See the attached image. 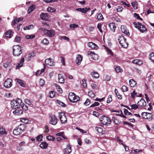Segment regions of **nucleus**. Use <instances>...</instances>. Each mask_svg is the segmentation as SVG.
I'll return each instance as SVG.
<instances>
[{"mask_svg": "<svg viewBox=\"0 0 154 154\" xmlns=\"http://www.w3.org/2000/svg\"><path fill=\"white\" fill-rule=\"evenodd\" d=\"M22 101L20 98H17L16 100L11 101V107L13 109L20 108L22 104Z\"/></svg>", "mask_w": 154, "mask_h": 154, "instance_id": "obj_1", "label": "nucleus"}, {"mask_svg": "<svg viewBox=\"0 0 154 154\" xmlns=\"http://www.w3.org/2000/svg\"><path fill=\"white\" fill-rule=\"evenodd\" d=\"M13 50L14 56L16 57L19 56L22 52V48L19 45L14 46L13 47Z\"/></svg>", "mask_w": 154, "mask_h": 154, "instance_id": "obj_2", "label": "nucleus"}, {"mask_svg": "<svg viewBox=\"0 0 154 154\" xmlns=\"http://www.w3.org/2000/svg\"><path fill=\"white\" fill-rule=\"evenodd\" d=\"M133 23L134 24V27L137 28L140 32L143 33L147 31V29L145 26L144 25H142L140 23L134 22Z\"/></svg>", "mask_w": 154, "mask_h": 154, "instance_id": "obj_3", "label": "nucleus"}, {"mask_svg": "<svg viewBox=\"0 0 154 154\" xmlns=\"http://www.w3.org/2000/svg\"><path fill=\"white\" fill-rule=\"evenodd\" d=\"M40 29L44 32L45 35L50 37H54L55 34V31L52 29L48 30L45 28H40Z\"/></svg>", "mask_w": 154, "mask_h": 154, "instance_id": "obj_4", "label": "nucleus"}, {"mask_svg": "<svg viewBox=\"0 0 154 154\" xmlns=\"http://www.w3.org/2000/svg\"><path fill=\"white\" fill-rule=\"evenodd\" d=\"M69 100L72 103L77 102L80 100V98L78 96H76L74 93H69L68 96Z\"/></svg>", "mask_w": 154, "mask_h": 154, "instance_id": "obj_5", "label": "nucleus"}, {"mask_svg": "<svg viewBox=\"0 0 154 154\" xmlns=\"http://www.w3.org/2000/svg\"><path fill=\"white\" fill-rule=\"evenodd\" d=\"M49 123L53 125H56L57 122V117L54 114H51L49 115Z\"/></svg>", "mask_w": 154, "mask_h": 154, "instance_id": "obj_6", "label": "nucleus"}, {"mask_svg": "<svg viewBox=\"0 0 154 154\" xmlns=\"http://www.w3.org/2000/svg\"><path fill=\"white\" fill-rule=\"evenodd\" d=\"M12 80L11 79L8 78L4 82V87L6 88H10L12 85Z\"/></svg>", "mask_w": 154, "mask_h": 154, "instance_id": "obj_7", "label": "nucleus"}, {"mask_svg": "<svg viewBox=\"0 0 154 154\" xmlns=\"http://www.w3.org/2000/svg\"><path fill=\"white\" fill-rule=\"evenodd\" d=\"M40 17L42 20L48 21L49 18V16L47 13L42 12L40 14Z\"/></svg>", "mask_w": 154, "mask_h": 154, "instance_id": "obj_8", "label": "nucleus"}, {"mask_svg": "<svg viewBox=\"0 0 154 154\" xmlns=\"http://www.w3.org/2000/svg\"><path fill=\"white\" fill-rule=\"evenodd\" d=\"M63 113L61 112L60 113L59 116L60 120L61 123L62 124H65L67 122V118L66 117L65 113H63V115H61L60 114H63Z\"/></svg>", "mask_w": 154, "mask_h": 154, "instance_id": "obj_9", "label": "nucleus"}, {"mask_svg": "<svg viewBox=\"0 0 154 154\" xmlns=\"http://www.w3.org/2000/svg\"><path fill=\"white\" fill-rule=\"evenodd\" d=\"M45 63L46 64L51 66H54L55 63L54 60L51 58L46 59L45 60Z\"/></svg>", "mask_w": 154, "mask_h": 154, "instance_id": "obj_10", "label": "nucleus"}, {"mask_svg": "<svg viewBox=\"0 0 154 154\" xmlns=\"http://www.w3.org/2000/svg\"><path fill=\"white\" fill-rule=\"evenodd\" d=\"M121 29L122 32L126 34L127 36L129 35V33L128 30L127 29V27L126 26L124 25H122L121 26Z\"/></svg>", "mask_w": 154, "mask_h": 154, "instance_id": "obj_11", "label": "nucleus"}, {"mask_svg": "<svg viewBox=\"0 0 154 154\" xmlns=\"http://www.w3.org/2000/svg\"><path fill=\"white\" fill-rule=\"evenodd\" d=\"M146 102L143 98H141L137 103V104L139 107H144L146 105Z\"/></svg>", "mask_w": 154, "mask_h": 154, "instance_id": "obj_12", "label": "nucleus"}, {"mask_svg": "<svg viewBox=\"0 0 154 154\" xmlns=\"http://www.w3.org/2000/svg\"><path fill=\"white\" fill-rule=\"evenodd\" d=\"M65 154H69L72 151L71 147L69 144H67L66 147L64 149Z\"/></svg>", "mask_w": 154, "mask_h": 154, "instance_id": "obj_13", "label": "nucleus"}, {"mask_svg": "<svg viewBox=\"0 0 154 154\" xmlns=\"http://www.w3.org/2000/svg\"><path fill=\"white\" fill-rule=\"evenodd\" d=\"M87 45L89 48L92 49H97L98 48V47L96 44L91 42H88Z\"/></svg>", "mask_w": 154, "mask_h": 154, "instance_id": "obj_14", "label": "nucleus"}, {"mask_svg": "<svg viewBox=\"0 0 154 154\" xmlns=\"http://www.w3.org/2000/svg\"><path fill=\"white\" fill-rule=\"evenodd\" d=\"M111 122L110 119L106 116L104 119V120L101 123L103 125H107L110 124Z\"/></svg>", "mask_w": 154, "mask_h": 154, "instance_id": "obj_15", "label": "nucleus"}, {"mask_svg": "<svg viewBox=\"0 0 154 154\" xmlns=\"http://www.w3.org/2000/svg\"><path fill=\"white\" fill-rule=\"evenodd\" d=\"M82 56L78 54L76 57L75 61L77 64L79 65L80 63L82 61Z\"/></svg>", "mask_w": 154, "mask_h": 154, "instance_id": "obj_16", "label": "nucleus"}, {"mask_svg": "<svg viewBox=\"0 0 154 154\" xmlns=\"http://www.w3.org/2000/svg\"><path fill=\"white\" fill-rule=\"evenodd\" d=\"M76 10L77 11L81 12L82 13H86L87 11L90 10V8H78L76 9Z\"/></svg>", "mask_w": 154, "mask_h": 154, "instance_id": "obj_17", "label": "nucleus"}, {"mask_svg": "<svg viewBox=\"0 0 154 154\" xmlns=\"http://www.w3.org/2000/svg\"><path fill=\"white\" fill-rule=\"evenodd\" d=\"M88 55L92 56L91 58L94 60H96L97 58V55L95 54L92 51L88 52Z\"/></svg>", "mask_w": 154, "mask_h": 154, "instance_id": "obj_18", "label": "nucleus"}, {"mask_svg": "<svg viewBox=\"0 0 154 154\" xmlns=\"http://www.w3.org/2000/svg\"><path fill=\"white\" fill-rule=\"evenodd\" d=\"M17 127L22 133L25 131L26 128V125L24 124H20Z\"/></svg>", "mask_w": 154, "mask_h": 154, "instance_id": "obj_19", "label": "nucleus"}, {"mask_svg": "<svg viewBox=\"0 0 154 154\" xmlns=\"http://www.w3.org/2000/svg\"><path fill=\"white\" fill-rule=\"evenodd\" d=\"M109 27L110 30L113 32H115V30L116 28V26L115 25V23H109Z\"/></svg>", "mask_w": 154, "mask_h": 154, "instance_id": "obj_20", "label": "nucleus"}, {"mask_svg": "<svg viewBox=\"0 0 154 154\" xmlns=\"http://www.w3.org/2000/svg\"><path fill=\"white\" fill-rule=\"evenodd\" d=\"M22 132L18 128V127H17L16 128L14 129L13 131V133L15 135H17L21 134Z\"/></svg>", "mask_w": 154, "mask_h": 154, "instance_id": "obj_21", "label": "nucleus"}, {"mask_svg": "<svg viewBox=\"0 0 154 154\" xmlns=\"http://www.w3.org/2000/svg\"><path fill=\"white\" fill-rule=\"evenodd\" d=\"M5 35L6 37L10 38L13 36V32L11 30H9L5 32Z\"/></svg>", "mask_w": 154, "mask_h": 154, "instance_id": "obj_22", "label": "nucleus"}, {"mask_svg": "<svg viewBox=\"0 0 154 154\" xmlns=\"http://www.w3.org/2000/svg\"><path fill=\"white\" fill-rule=\"evenodd\" d=\"M91 75L92 76V77L94 78L97 79L99 77V75L98 73L95 71H93L92 72H91Z\"/></svg>", "mask_w": 154, "mask_h": 154, "instance_id": "obj_23", "label": "nucleus"}, {"mask_svg": "<svg viewBox=\"0 0 154 154\" xmlns=\"http://www.w3.org/2000/svg\"><path fill=\"white\" fill-rule=\"evenodd\" d=\"M58 80L60 83H63L64 82V79L63 77L62 74H58Z\"/></svg>", "mask_w": 154, "mask_h": 154, "instance_id": "obj_24", "label": "nucleus"}, {"mask_svg": "<svg viewBox=\"0 0 154 154\" xmlns=\"http://www.w3.org/2000/svg\"><path fill=\"white\" fill-rule=\"evenodd\" d=\"M131 98L133 99L134 98L135 96L140 97H142V94H140L139 95H137V93L135 92V91H134L133 92L131 93Z\"/></svg>", "mask_w": 154, "mask_h": 154, "instance_id": "obj_25", "label": "nucleus"}, {"mask_svg": "<svg viewBox=\"0 0 154 154\" xmlns=\"http://www.w3.org/2000/svg\"><path fill=\"white\" fill-rule=\"evenodd\" d=\"M118 41L119 43L120 44L121 43H123L125 41H126V39L122 35H119V38H118Z\"/></svg>", "mask_w": 154, "mask_h": 154, "instance_id": "obj_26", "label": "nucleus"}, {"mask_svg": "<svg viewBox=\"0 0 154 154\" xmlns=\"http://www.w3.org/2000/svg\"><path fill=\"white\" fill-rule=\"evenodd\" d=\"M24 61V58L23 57L22 58L20 63L16 66V69H19L20 67H21L23 64Z\"/></svg>", "mask_w": 154, "mask_h": 154, "instance_id": "obj_27", "label": "nucleus"}, {"mask_svg": "<svg viewBox=\"0 0 154 154\" xmlns=\"http://www.w3.org/2000/svg\"><path fill=\"white\" fill-rule=\"evenodd\" d=\"M129 84L131 87H134L137 85L136 82L133 79H130L129 81Z\"/></svg>", "mask_w": 154, "mask_h": 154, "instance_id": "obj_28", "label": "nucleus"}, {"mask_svg": "<svg viewBox=\"0 0 154 154\" xmlns=\"http://www.w3.org/2000/svg\"><path fill=\"white\" fill-rule=\"evenodd\" d=\"M40 146L42 149H46L48 148V144L45 142H43L40 144Z\"/></svg>", "mask_w": 154, "mask_h": 154, "instance_id": "obj_29", "label": "nucleus"}, {"mask_svg": "<svg viewBox=\"0 0 154 154\" xmlns=\"http://www.w3.org/2000/svg\"><path fill=\"white\" fill-rule=\"evenodd\" d=\"M7 134V132L5 130V128L3 127H0V135H3Z\"/></svg>", "mask_w": 154, "mask_h": 154, "instance_id": "obj_30", "label": "nucleus"}, {"mask_svg": "<svg viewBox=\"0 0 154 154\" xmlns=\"http://www.w3.org/2000/svg\"><path fill=\"white\" fill-rule=\"evenodd\" d=\"M13 112L15 115H19L23 113V112L21 110L16 109Z\"/></svg>", "mask_w": 154, "mask_h": 154, "instance_id": "obj_31", "label": "nucleus"}, {"mask_svg": "<svg viewBox=\"0 0 154 154\" xmlns=\"http://www.w3.org/2000/svg\"><path fill=\"white\" fill-rule=\"evenodd\" d=\"M35 7L34 5H32L29 6L27 12L28 14H29L32 12L35 9Z\"/></svg>", "mask_w": 154, "mask_h": 154, "instance_id": "obj_32", "label": "nucleus"}, {"mask_svg": "<svg viewBox=\"0 0 154 154\" xmlns=\"http://www.w3.org/2000/svg\"><path fill=\"white\" fill-rule=\"evenodd\" d=\"M47 10L48 12L53 13L55 11L56 9H55L54 8L51 7H49L47 8Z\"/></svg>", "mask_w": 154, "mask_h": 154, "instance_id": "obj_33", "label": "nucleus"}, {"mask_svg": "<svg viewBox=\"0 0 154 154\" xmlns=\"http://www.w3.org/2000/svg\"><path fill=\"white\" fill-rule=\"evenodd\" d=\"M115 69L117 73L122 72L123 71L122 69L120 68L119 66H117L115 67Z\"/></svg>", "mask_w": 154, "mask_h": 154, "instance_id": "obj_34", "label": "nucleus"}, {"mask_svg": "<svg viewBox=\"0 0 154 154\" xmlns=\"http://www.w3.org/2000/svg\"><path fill=\"white\" fill-rule=\"evenodd\" d=\"M43 136L42 134H40L38 135L36 137V139L37 141H41L42 140Z\"/></svg>", "mask_w": 154, "mask_h": 154, "instance_id": "obj_35", "label": "nucleus"}, {"mask_svg": "<svg viewBox=\"0 0 154 154\" xmlns=\"http://www.w3.org/2000/svg\"><path fill=\"white\" fill-rule=\"evenodd\" d=\"M148 114H149V113L147 112H143L141 114V115L143 118L145 119L148 118L147 116H148Z\"/></svg>", "mask_w": 154, "mask_h": 154, "instance_id": "obj_36", "label": "nucleus"}, {"mask_svg": "<svg viewBox=\"0 0 154 154\" xmlns=\"http://www.w3.org/2000/svg\"><path fill=\"white\" fill-rule=\"evenodd\" d=\"M131 109H134V110L138 108V105H137L136 104H133L131 105Z\"/></svg>", "mask_w": 154, "mask_h": 154, "instance_id": "obj_37", "label": "nucleus"}, {"mask_svg": "<svg viewBox=\"0 0 154 154\" xmlns=\"http://www.w3.org/2000/svg\"><path fill=\"white\" fill-rule=\"evenodd\" d=\"M22 104L20 106V107L22 108L24 110H27L28 109V107L26 105L24 104L23 103H22Z\"/></svg>", "mask_w": 154, "mask_h": 154, "instance_id": "obj_38", "label": "nucleus"}, {"mask_svg": "<svg viewBox=\"0 0 154 154\" xmlns=\"http://www.w3.org/2000/svg\"><path fill=\"white\" fill-rule=\"evenodd\" d=\"M17 82L20 85L23 87L25 86V84L21 80L19 79H17Z\"/></svg>", "mask_w": 154, "mask_h": 154, "instance_id": "obj_39", "label": "nucleus"}, {"mask_svg": "<svg viewBox=\"0 0 154 154\" xmlns=\"http://www.w3.org/2000/svg\"><path fill=\"white\" fill-rule=\"evenodd\" d=\"M55 93L53 91H51L48 95L49 97L51 98H52L55 96Z\"/></svg>", "mask_w": 154, "mask_h": 154, "instance_id": "obj_40", "label": "nucleus"}, {"mask_svg": "<svg viewBox=\"0 0 154 154\" xmlns=\"http://www.w3.org/2000/svg\"><path fill=\"white\" fill-rule=\"evenodd\" d=\"M35 35H26L25 38L27 39H32L34 38L35 37Z\"/></svg>", "mask_w": 154, "mask_h": 154, "instance_id": "obj_41", "label": "nucleus"}, {"mask_svg": "<svg viewBox=\"0 0 154 154\" xmlns=\"http://www.w3.org/2000/svg\"><path fill=\"white\" fill-rule=\"evenodd\" d=\"M55 85L56 87V88L57 89V90L59 92L60 94L62 93L63 92V91L62 90V89L60 88V86L57 85V84H55Z\"/></svg>", "mask_w": 154, "mask_h": 154, "instance_id": "obj_42", "label": "nucleus"}, {"mask_svg": "<svg viewBox=\"0 0 154 154\" xmlns=\"http://www.w3.org/2000/svg\"><path fill=\"white\" fill-rule=\"evenodd\" d=\"M103 18L102 14L101 13L98 14L97 15V19L99 20H101Z\"/></svg>", "mask_w": 154, "mask_h": 154, "instance_id": "obj_43", "label": "nucleus"}, {"mask_svg": "<svg viewBox=\"0 0 154 154\" xmlns=\"http://www.w3.org/2000/svg\"><path fill=\"white\" fill-rule=\"evenodd\" d=\"M120 44L122 47L124 48H126L128 46V44L126 42V41H125V42L122 43H121V44Z\"/></svg>", "mask_w": 154, "mask_h": 154, "instance_id": "obj_44", "label": "nucleus"}, {"mask_svg": "<svg viewBox=\"0 0 154 154\" xmlns=\"http://www.w3.org/2000/svg\"><path fill=\"white\" fill-rule=\"evenodd\" d=\"M124 112L125 115H132V113L129 112L128 110L126 109H124Z\"/></svg>", "mask_w": 154, "mask_h": 154, "instance_id": "obj_45", "label": "nucleus"}, {"mask_svg": "<svg viewBox=\"0 0 154 154\" xmlns=\"http://www.w3.org/2000/svg\"><path fill=\"white\" fill-rule=\"evenodd\" d=\"M46 138L48 140L50 141H53L55 139L54 137L50 135L47 136Z\"/></svg>", "mask_w": 154, "mask_h": 154, "instance_id": "obj_46", "label": "nucleus"}, {"mask_svg": "<svg viewBox=\"0 0 154 154\" xmlns=\"http://www.w3.org/2000/svg\"><path fill=\"white\" fill-rule=\"evenodd\" d=\"M69 26L71 29H73L75 28L78 27L79 26L77 24H70Z\"/></svg>", "mask_w": 154, "mask_h": 154, "instance_id": "obj_47", "label": "nucleus"}, {"mask_svg": "<svg viewBox=\"0 0 154 154\" xmlns=\"http://www.w3.org/2000/svg\"><path fill=\"white\" fill-rule=\"evenodd\" d=\"M39 84L41 86H43L45 85V81L42 79H40L39 81Z\"/></svg>", "mask_w": 154, "mask_h": 154, "instance_id": "obj_48", "label": "nucleus"}, {"mask_svg": "<svg viewBox=\"0 0 154 154\" xmlns=\"http://www.w3.org/2000/svg\"><path fill=\"white\" fill-rule=\"evenodd\" d=\"M150 59L153 63H154V53H151L150 55Z\"/></svg>", "mask_w": 154, "mask_h": 154, "instance_id": "obj_49", "label": "nucleus"}, {"mask_svg": "<svg viewBox=\"0 0 154 154\" xmlns=\"http://www.w3.org/2000/svg\"><path fill=\"white\" fill-rule=\"evenodd\" d=\"M24 102L29 106L31 105L32 104L31 101L28 99H25L24 100Z\"/></svg>", "mask_w": 154, "mask_h": 154, "instance_id": "obj_50", "label": "nucleus"}, {"mask_svg": "<svg viewBox=\"0 0 154 154\" xmlns=\"http://www.w3.org/2000/svg\"><path fill=\"white\" fill-rule=\"evenodd\" d=\"M112 96L110 95H109L107 100V103H109L111 101H112Z\"/></svg>", "mask_w": 154, "mask_h": 154, "instance_id": "obj_51", "label": "nucleus"}, {"mask_svg": "<svg viewBox=\"0 0 154 154\" xmlns=\"http://www.w3.org/2000/svg\"><path fill=\"white\" fill-rule=\"evenodd\" d=\"M91 103V101L88 99H87L86 101L84 103V105L85 106H88Z\"/></svg>", "mask_w": 154, "mask_h": 154, "instance_id": "obj_52", "label": "nucleus"}, {"mask_svg": "<svg viewBox=\"0 0 154 154\" xmlns=\"http://www.w3.org/2000/svg\"><path fill=\"white\" fill-rule=\"evenodd\" d=\"M88 95L91 97H94L95 96L94 93L92 91L88 92Z\"/></svg>", "mask_w": 154, "mask_h": 154, "instance_id": "obj_53", "label": "nucleus"}, {"mask_svg": "<svg viewBox=\"0 0 154 154\" xmlns=\"http://www.w3.org/2000/svg\"><path fill=\"white\" fill-rule=\"evenodd\" d=\"M41 42H42L43 44L45 45H48L49 43L48 41L47 38L44 39Z\"/></svg>", "mask_w": 154, "mask_h": 154, "instance_id": "obj_54", "label": "nucleus"}, {"mask_svg": "<svg viewBox=\"0 0 154 154\" xmlns=\"http://www.w3.org/2000/svg\"><path fill=\"white\" fill-rule=\"evenodd\" d=\"M20 120L21 122H24L25 123H27L28 122V120L26 118H21Z\"/></svg>", "mask_w": 154, "mask_h": 154, "instance_id": "obj_55", "label": "nucleus"}, {"mask_svg": "<svg viewBox=\"0 0 154 154\" xmlns=\"http://www.w3.org/2000/svg\"><path fill=\"white\" fill-rule=\"evenodd\" d=\"M105 49L111 55H113V54L112 51L111 50L109 49L108 48L106 47V46H105Z\"/></svg>", "mask_w": 154, "mask_h": 154, "instance_id": "obj_56", "label": "nucleus"}, {"mask_svg": "<svg viewBox=\"0 0 154 154\" xmlns=\"http://www.w3.org/2000/svg\"><path fill=\"white\" fill-rule=\"evenodd\" d=\"M134 17L136 18L141 20H142V19L140 17L139 14L136 13H134Z\"/></svg>", "mask_w": 154, "mask_h": 154, "instance_id": "obj_57", "label": "nucleus"}, {"mask_svg": "<svg viewBox=\"0 0 154 154\" xmlns=\"http://www.w3.org/2000/svg\"><path fill=\"white\" fill-rule=\"evenodd\" d=\"M95 129L99 133H101L102 131V128L100 127H96Z\"/></svg>", "mask_w": 154, "mask_h": 154, "instance_id": "obj_58", "label": "nucleus"}, {"mask_svg": "<svg viewBox=\"0 0 154 154\" xmlns=\"http://www.w3.org/2000/svg\"><path fill=\"white\" fill-rule=\"evenodd\" d=\"M12 25L13 26L15 25L16 24L18 23L17 21V18H15L12 21Z\"/></svg>", "mask_w": 154, "mask_h": 154, "instance_id": "obj_59", "label": "nucleus"}, {"mask_svg": "<svg viewBox=\"0 0 154 154\" xmlns=\"http://www.w3.org/2000/svg\"><path fill=\"white\" fill-rule=\"evenodd\" d=\"M100 105V103L98 102H95L90 107H92L94 106H98Z\"/></svg>", "mask_w": 154, "mask_h": 154, "instance_id": "obj_60", "label": "nucleus"}, {"mask_svg": "<svg viewBox=\"0 0 154 154\" xmlns=\"http://www.w3.org/2000/svg\"><path fill=\"white\" fill-rule=\"evenodd\" d=\"M82 85L84 88H86L87 87V84L86 83L85 79H83L82 80Z\"/></svg>", "mask_w": 154, "mask_h": 154, "instance_id": "obj_61", "label": "nucleus"}, {"mask_svg": "<svg viewBox=\"0 0 154 154\" xmlns=\"http://www.w3.org/2000/svg\"><path fill=\"white\" fill-rule=\"evenodd\" d=\"M122 90L123 91L125 92L128 91V88L125 85H123L122 87Z\"/></svg>", "mask_w": 154, "mask_h": 154, "instance_id": "obj_62", "label": "nucleus"}, {"mask_svg": "<svg viewBox=\"0 0 154 154\" xmlns=\"http://www.w3.org/2000/svg\"><path fill=\"white\" fill-rule=\"evenodd\" d=\"M31 27H33V26L31 25H29L28 26H24L23 27V29L24 30L29 29L31 28Z\"/></svg>", "mask_w": 154, "mask_h": 154, "instance_id": "obj_63", "label": "nucleus"}, {"mask_svg": "<svg viewBox=\"0 0 154 154\" xmlns=\"http://www.w3.org/2000/svg\"><path fill=\"white\" fill-rule=\"evenodd\" d=\"M57 102L58 103V104L61 106H65V104L63 102H62L60 101V100H57Z\"/></svg>", "mask_w": 154, "mask_h": 154, "instance_id": "obj_64", "label": "nucleus"}]
</instances>
